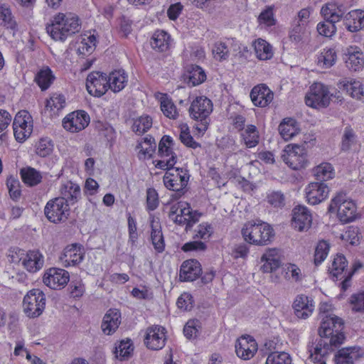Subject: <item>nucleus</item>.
Returning <instances> with one entry per match:
<instances>
[{
	"instance_id": "43",
	"label": "nucleus",
	"mask_w": 364,
	"mask_h": 364,
	"mask_svg": "<svg viewBox=\"0 0 364 364\" xmlns=\"http://www.w3.org/2000/svg\"><path fill=\"white\" fill-rule=\"evenodd\" d=\"M173 139L168 135L163 136L159 144V156L161 158H164L169 156H172V154H176L173 151Z\"/></svg>"
},
{
	"instance_id": "13",
	"label": "nucleus",
	"mask_w": 364,
	"mask_h": 364,
	"mask_svg": "<svg viewBox=\"0 0 364 364\" xmlns=\"http://www.w3.org/2000/svg\"><path fill=\"white\" fill-rule=\"evenodd\" d=\"M85 248L79 243L67 245L60 256V260L65 267L75 266L82 262L85 257Z\"/></svg>"
},
{
	"instance_id": "34",
	"label": "nucleus",
	"mask_w": 364,
	"mask_h": 364,
	"mask_svg": "<svg viewBox=\"0 0 364 364\" xmlns=\"http://www.w3.org/2000/svg\"><path fill=\"white\" fill-rule=\"evenodd\" d=\"M134 350L133 343L131 339L122 340L116 345L114 354L116 358L120 360H127L132 356Z\"/></svg>"
},
{
	"instance_id": "9",
	"label": "nucleus",
	"mask_w": 364,
	"mask_h": 364,
	"mask_svg": "<svg viewBox=\"0 0 364 364\" xmlns=\"http://www.w3.org/2000/svg\"><path fill=\"white\" fill-rule=\"evenodd\" d=\"M310 93L305 97L306 105L309 107H326L330 103L329 92L321 83H314L310 87Z\"/></svg>"
},
{
	"instance_id": "2",
	"label": "nucleus",
	"mask_w": 364,
	"mask_h": 364,
	"mask_svg": "<svg viewBox=\"0 0 364 364\" xmlns=\"http://www.w3.org/2000/svg\"><path fill=\"white\" fill-rule=\"evenodd\" d=\"M81 25L77 16L72 13H58L53 17L46 31L55 41L64 42L68 36L80 31Z\"/></svg>"
},
{
	"instance_id": "35",
	"label": "nucleus",
	"mask_w": 364,
	"mask_h": 364,
	"mask_svg": "<svg viewBox=\"0 0 364 364\" xmlns=\"http://www.w3.org/2000/svg\"><path fill=\"white\" fill-rule=\"evenodd\" d=\"M241 137L247 148H252L259 144V132L253 124H249L241 133Z\"/></svg>"
},
{
	"instance_id": "10",
	"label": "nucleus",
	"mask_w": 364,
	"mask_h": 364,
	"mask_svg": "<svg viewBox=\"0 0 364 364\" xmlns=\"http://www.w3.org/2000/svg\"><path fill=\"white\" fill-rule=\"evenodd\" d=\"M107 75L100 71L90 73L86 80L87 92L95 97H100L109 90Z\"/></svg>"
},
{
	"instance_id": "5",
	"label": "nucleus",
	"mask_w": 364,
	"mask_h": 364,
	"mask_svg": "<svg viewBox=\"0 0 364 364\" xmlns=\"http://www.w3.org/2000/svg\"><path fill=\"white\" fill-rule=\"evenodd\" d=\"M213 111V103L206 97H197L191 103L188 109L192 119L200 121V127H196L200 132H204L208 129L209 120L208 116Z\"/></svg>"
},
{
	"instance_id": "18",
	"label": "nucleus",
	"mask_w": 364,
	"mask_h": 364,
	"mask_svg": "<svg viewBox=\"0 0 364 364\" xmlns=\"http://www.w3.org/2000/svg\"><path fill=\"white\" fill-rule=\"evenodd\" d=\"M347 68L352 71H360L364 66V55L358 46H349L344 51Z\"/></svg>"
},
{
	"instance_id": "3",
	"label": "nucleus",
	"mask_w": 364,
	"mask_h": 364,
	"mask_svg": "<svg viewBox=\"0 0 364 364\" xmlns=\"http://www.w3.org/2000/svg\"><path fill=\"white\" fill-rule=\"evenodd\" d=\"M241 233L246 242L258 246L269 245L275 236L273 228L262 220L247 222L244 225Z\"/></svg>"
},
{
	"instance_id": "4",
	"label": "nucleus",
	"mask_w": 364,
	"mask_h": 364,
	"mask_svg": "<svg viewBox=\"0 0 364 364\" xmlns=\"http://www.w3.org/2000/svg\"><path fill=\"white\" fill-rule=\"evenodd\" d=\"M337 212L339 220L343 223H348L355 219L356 205L351 200L346 199V195L338 193L331 200L328 207V213Z\"/></svg>"
},
{
	"instance_id": "17",
	"label": "nucleus",
	"mask_w": 364,
	"mask_h": 364,
	"mask_svg": "<svg viewBox=\"0 0 364 364\" xmlns=\"http://www.w3.org/2000/svg\"><path fill=\"white\" fill-rule=\"evenodd\" d=\"M257 351V343L250 336H243L237 340L235 352L237 355L245 360L252 358Z\"/></svg>"
},
{
	"instance_id": "31",
	"label": "nucleus",
	"mask_w": 364,
	"mask_h": 364,
	"mask_svg": "<svg viewBox=\"0 0 364 364\" xmlns=\"http://www.w3.org/2000/svg\"><path fill=\"white\" fill-rule=\"evenodd\" d=\"M297 122L293 118H285L279 124L278 130L282 137L288 141L297 134Z\"/></svg>"
},
{
	"instance_id": "28",
	"label": "nucleus",
	"mask_w": 364,
	"mask_h": 364,
	"mask_svg": "<svg viewBox=\"0 0 364 364\" xmlns=\"http://www.w3.org/2000/svg\"><path fill=\"white\" fill-rule=\"evenodd\" d=\"M261 260L264 262L261 267L263 272H272L277 270L281 265V261L276 249H269L262 256Z\"/></svg>"
},
{
	"instance_id": "11",
	"label": "nucleus",
	"mask_w": 364,
	"mask_h": 364,
	"mask_svg": "<svg viewBox=\"0 0 364 364\" xmlns=\"http://www.w3.org/2000/svg\"><path fill=\"white\" fill-rule=\"evenodd\" d=\"M166 329L159 325L149 326L146 329L144 337V344L146 346L153 350L162 349L166 344Z\"/></svg>"
},
{
	"instance_id": "14",
	"label": "nucleus",
	"mask_w": 364,
	"mask_h": 364,
	"mask_svg": "<svg viewBox=\"0 0 364 364\" xmlns=\"http://www.w3.org/2000/svg\"><path fill=\"white\" fill-rule=\"evenodd\" d=\"M70 279L68 271L60 268H50L44 274L43 283L53 289L64 287Z\"/></svg>"
},
{
	"instance_id": "37",
	"label": "nucleus",
	"mask_w": 364,
	"mask_h": 364,
	"mask_svg": "<svg viewBox=\"0 0 364 364\" xmlns=\"http://www.w3.org/2000/svg\"><path fill=\"white\" fill-rule=\"evenodd\" d=\"M252 46L259 60H265L272 58L273 55L272 46L266 41L259 38L253 43Z\"/></svg>"
},
{
	"instance_id": "61",
	"label": "nucleus",
	"mask_w": 364,
	"mask_h": 364,
	"mask_svg": "<svg viewBox=\"0 0 364 364\" xmlns=\"http://www.w3.org/2000/svg\"><path fill=\"white\" fill-rule=\"evenodd\" d=\"M350 303L353 305V311L364 312V291L351 295Z\"/></svg>"
},
{
	"instance_id": "8",
	"label": "nucleus",
	"mask_w": 364,
	"mask_h": 364,
	"mask_svg": "<svg viewBox=\"0 0 364 364\" xmlns=\"http://www.w3.org/2000/svg\"><path fill=\"white\" fill-rule=\"evenodd\" d=\"M44 214L50 223L57 224L65 222L70 215V207L62 198H55L47 202Z\"/></svg>"
},
{
	"instance_id": "47",
	"label": "nucleus",
	"mask_w": 364,
	"mask_h": 364,
	"mask_svg": "<svg viewBox=\"0 0 364 364\" xmlns=\"http://www.w3.org/2000/svg\"><path fill=\"white\" fill-rule=\"evenodd\" d=\"M32 118L28 112L26 110L19 111L15 116L13 127H23V128H32L33 124Z\"/></svg>"
},
{
	"instance_id": "50",
	"label": "nucleus",
	"mask_w": 364,
	"mask_h": 364,
	"mask_svg": "<svg viewBox=\"0 0 364 364\" xmlns=\"http://www.w3.org/2000/svg\"><path fill=\"white\" fill-rule=\"evenodd\" d=\"M265 364H291V358L286 352H272L269 354Z\"/></svg>"
},
{
	"instance_id": "23",
	"label": "nucleus",
	"mask_w": 364,
	"mask_h": 364,
	"mask_svg": "<svg viewBox=\"0 0 364 364\" xmlns=\"http://www.w3.org/2000/svg\"><path fill=\"white\" fill-rule=\"evenodd\" d=\"M22 264L28 272L34 273L43 267L44 257L38 250H29L27 252Z\"/></svg>"
},
{
	"instance_id": "63",
	"label": "nucleus",
	"mask_w": 364,
	"mask_h": 364,
	"mask_svg": "<svg viewBox=\"0 0 364 364\" xmlns=\"http://www.w3.org/2000/svg\"><path fill=\"white\" fill-rule=\"evenodd\" d=\"M267 201L274 208H282L285 205V197L280 191H274L267 196Z\"/></svg>"
},
{
	"instance_id": "19",
	"label": "nucleus",
	"mask_w": 364,
	"mask_h": 364,
	"mask_svg": "<svg viewBox=\"0 0 364 364\" xmlns=\"http://www.w3.org/2000/svg\"><path fill=\"white\" fill-rule=\"evenodd\" d=\"M202 274L200 263L195 259L183 262L180 268L179 279L181 282H193Z\"/></svg>"
},
{
	"instance_id": "16",
	"label": "nucleus",
	"mask_w": 364,
	"mask_h": 364,
	"mask_svg": "<svg viewBox=\"0 0 364 364\" xmlns=\"http://www.w3.org/2000/svg\"><path fill=\"white\" fill-rule=\"evenodd\" d=\"M312 215L304 205H296L292 210L291 225L299 231L307 230L311 225Z\"/></svg>"
},
{
	"instance_id": "22",
	"label": "nucleus",
	"mask_w": 364,
	"mask_h": 364,
	"mask_svg": "<svg viewBox=\"0 0 364 364\" xmlns=\"http://www.w3.org/2000/svg\"><path fill=\"white\" fill-rule=\"evenodd\" d=\"M121 323V313L119 310L109 309L104 316L101 328L107 335L113 334Z\"/></svg>"
},
{
	"instance_id": "49",
	"label": "nucleus",
	"mask_w": 364,
	"mask_h": 364,
	"mask_svg": "<svg viewBox=\"0 0 364 364\" xmlns=\"http://www.w3.org/2000/svg\"><path fill=\"white\" fill-rule=\"evenodd\" d=\"M6 186L13 200H18L21 196V184L18 178L10 176L6 179Z\"/></svg>"
},
{
	"instance_id": "53",
	"label": "nucleus",
	"mask_w": 364,
	"mask_h": 364,
	"mask_svg": "<svg viewBox=\"0 0 364 364\" xmlns=\"http://www.w3.org/2000/svg\"><path fill=\"white\" fill-rule=\"evenodd\" d=\"M161 109L166 117L170 119H176V107L171 99L166 97L161 101Z\"/></svg>"
},
{
	"instance_id": "38",
	"label": "nucleus",
	"mask_w": 364,
	"mask_h": 364,
	"mask_svg": "<svg viewBox=\"0 0 364 364\" xmlns=\"http://www.w3.org/2000/svg\"><path fill=\"white\" fill-rule=\"evenodd\" d=\"M316 182H323L334 177L333 168L329 163H322L314 169Z\"/></svg>"
},
{
	"instance_id": "42",
	"label": "nucleus",
	"mask_w": 364,
	"mask_h": 364,
	"mask_svg": "<svg viewBox=\"0 0 364 364\" xmlns=\"http://www.w3.org/2000/svg\"><path fill=\"white\" fill-rule=\"evenodd\" d=\"M152 126V119L148 115L136 119L132 124V131L139 135L147 132Z\"/></svg>"
},
{
	"instance_id": "36",
	"label": "nucleus",
	"mask_w": 364,
	"mask_h": 364,
	"mask_svg": "<svg viewBox=\"0 0 364 364\" xmlns=\"http://www.w3.org/2000/svg\"><path fill=\"white\" fill-rule=\"evenodd\" d=\"M170 36L164 31H157L151 38V45L155 50L160 52L166 50L169 46Z\"/></svg>"
},
{
	"instance_id": "64",
	"label": "nucleus",
	"mask_w": 364,
	"mask_h": 364,
	"mask_svg": "<svg viewBox=\"0 0 364 364\" xmlns=\"http://www.w3.org/2000/svg\"><path fill=\"white\" fill-rule=\"evenodd\" d=\"M180 140L187 147L192 148L193 149L200 147V144L196 141L193 137L191 135L188 128L186 130H181L180 134Z\"/></svg>"
},
{
	"instance_id": "25",
	"label": "nucleus",
	"mask_w": 364,
	"mask_h": 364,
	"mask_svg": "<svg viewBox=\"0 0 364 364\" xmlns=\"http://www.w3.org/2000/svg\"><path fill=\"white\" fill-rule=\"evenodd\" d=\"M60 193L61 196L57 198H62L68 207L77 203L81 197L80 186L71 181H68L62 186Z\"/></svg>"
},
{
	"instance_id": "52",
	"label": "nucleus",
	"mask_w": 364,
	"mask_h": 364,
	"mask_svg": "<svg viewBox=\"0 0 364 364\" xmlns=\"http://www.w3.org/2000/svg\"><path fill=\"white\" fill-rule=\"evenodd\" d=\"M65 105V98L63 95L54 94L50 97L49 100H46V107L48 109H50L51 111L58 112L61 110ZM55 114V112H54Z\"/></svg>"
},
{
	"instance_id": "56",
	"label": "nucleus",
	"mask_w": 364,
	"mask_h": 364,
	"mask_svg": "<svg viewBox=\"0 0 364 364\" xmlns=\"http://www.w3.org/2000/svg\"><path fill=\"white\" fill-rule=\"evenodd\" d=\"M207 249L205 242L195 240L183 244L181 250L184 252H204Z\"/></svg>"
},
{
	"instance_id": "51",
	"label": "nucleus",
	"mask_w": 364,
	"mask_h": 364,
	"mask_svg": "<svg viewBox=\"0 0 364 364\" xmlns=\"http://www.w3.org/2000/svg\"><path fill=\"white\" fill-rule=\"evenodd\" d=\"M99 133L102 135L108 141L114 140L116 137L114 129L107 122L98 121L95 125Z\"/></svg>"
},
{
	"instance_id": "1",
	"label": "nucleus",
	"mask_w": 364,
	"mask_h": 364,
	"mask_svg": "<svg viewBox=\"0 0 364 364\" xmlns=\"http://www.w3.org/2000/svg\"><path fill=\"white\" fill-rule=\"evenodd\" d=\"M343 326V321L335 315H326L323 317L318 330L319 338L314 342V353L323 355L322 350H324V354L329 353L338 348L345 340L342 332Z\"/></svg>"
},
{
	"instance_id": "46",
	"label": "nucleus",
	"mask_w": 364,
	"mask_h": 364,
	"mask_svg": "<svg viewBox=\"0 0 364 364\" xmlns=\"http://www.w3.org/2000/svg\"><path fill=\"white\" fill-rule=\"evenodd\" d=\"M330 250V245L325 240L318 242L316 247L314 262L316 266L321 264L326 258Z\"/></svg>"
},
{
	"instance_id": "33",
	"label": "nucleus",
	"mask_w": 364,
	"mask_h": 364,
	"mask_svg": "<svg viewBox=\"0 0 364 364\" xmlns=\"http://www.w3.org/2000/svg\"><path fill=\"white\" fill-rule=\"evenodd\" d=\"M55 76L51 69L46 66L41 69L36 75L34 81L41 90H46L53 83Z\"/></svg>"
},
{
	"instance_id": "12",
	"label": "nucleus",
	"mask_w": 364,
	"mask_h": 364,
	"mask_svg": "<svg viewBox=\"0 0 364 364\" xmlns=\"http://www.w3.org/2000/svg\"><path fill=\"white\" fill-rule=\"evenodd\" d=\"M90 116L84 110L68 114L63 120V127L73 133L84 129L90 123Z\"/></svg>"
},
{
	"instance_id": "20",
	"label": "nucleus",
	"mask_w": 364,
	"mask_h": 364,
	"mask_svg": "<svg viewBox=\"0 0 364 364\" xmlns=\"http://www.w3.org/2000/svg\"><path fill=\"white\" fill-rule=\"evenodd\" d=\"M273 96V92L264 84L254 87L250 92L253 104L260 107L268 105L272 101Z\"/></svg>"
},
{
	"instance_id": "40",
	"label": "nucleus",
	"mask_w": 364,
	"mask_h": 364,
	"mask_svg": "<svg viewBox=\"0 0 364 364\" xmlns=\"http://www.w3.org/2000/svg\"><path fill=\"white\" fill-rule=\"evenodd\" d=\"M348 266V261L342 254H337L332 262V269L331 274L333 278L337 280L339 276L342 275Z\"/></svg>"
},
{
	"instance_id": "26",
	"label": "nucleus",
	"mask_w": 364,
	"mask_h": 364,
	"mask_svg": "<svg viewBox=\"0 0 364 364\" xmlns=\"http://www.w3.org/2000/svg\"><path fill=\"white\" fill-rule=\"evenodd\" d=\"M184 77L189 86L194 87L203 83L206 80V75L202 68L191 64L186 66Z\"/></svg>"
},
{
	"instance_id": "29",
	"label": "nucleus",
	"mask_w": 364,
	"mask_h": 364,
	"mask_svg": "<svg viewBox=\"0 0 364 364\" xmlns=\"http://www.w3.org/2000/svg\"><path fill=\"white\" fill-rule=\"evenodd\" d=\"M359 349L354 346L339 350L335 355L336 364H354V361L360 357Z\"/></svg>"
},
{
	"instance_id": "32",
	"label": "nucleus",
	"mask_w": 364,
	"mask_h": 364,
	"mask_svg": "<svg viewBox=\"0 0 364 364\" xmlns=\"http://www.w3.org/2000/svg\"><path fill=\"white\" fill-rule=\"evenodd\" d=\"M20 175L23 182L31 187L37 186L42 181L41 172L31 166L21 168Z\"/></svg>"
},
{
	"instance_id": "62",
	"label": "nucleus",
	"mask_w": 364,
	"mask_h": 364,
	"mask_svg": "<svg viewBox=\"0 0 364 364\" xmlns=\"http://www.w3.org/2000/svg\"><path fill=\"white\" fill-rule=\"evenodd\" d=\"M177 306L184 311H190L193 306V299L188 293L182 294L177 299Z\"/></svg>"
},
{
	"instance_id": "41",
	"label": "nucleus",
	"mask_w": 364,
	"mask_h": 364,
	"mask_svg": "<svg viewBox=\"0 0 364 364\" xmlns=\"http://www.w3.org/2000/svg\"><path fill=\"white\" fill-rule=\"evenodd\" d=\"M356 134L350 126L346 127L342 136L341 151H348L356 141Z\"/></svg>"
},
{
	"instance_id": "54",
	"label": "nucleus",
	"mask_w": 364,
	"mask_h": 364,
	"mask_svg": "<svg viewBox=\"0 0 364 364\" xmlns=\"http://www.w3.org/2000/svg\"><path fill=\"white\" fill-rule=\"evenodd\" d=\"M305 31L306 26L297 22L289 31V37L290 41L296 44L301 42Z\"/></svg>"
},
{
	"instance_id": "58",
	"label": "nucleus",
	"mask_w": 364,
	"mask_h": 364,
	"mask_svg": "<svg viewBox=\"0 0 364 364\" xmlns=\"http://www.w3.org/2000/svg\"><path fill=\"white\" fill-rule=\"evenodd\" d=\"M345 87L348 92H350V95L354 98L360 100L364 95L363 86L360 81L354 80L345 85Z\"/></svg>"
},
{
	"instance_id": "44",
	"label": "nucleus",
	"mask_w": 364,
	"mask_h": 364,
	"mask_svg": "<svg viewBox=\"0 0 364 364\" xmlns=\"http://www.w3.org/2000/svg\"><path fill=\"white\" fill-rule=\"evenodd\" d=\"M53 151V142L48 137L41 138L36 144V154L40 157H46Z\"/></svg>"
},
{
	"instance_id": "48",
	"label": "nucleus",
	"mask_w": 364,
	"mask_h": 364,
	"mask_svg": "<svg viewBox=\"0 0 364 364\" xmlns=\"http://www.w3.org/2000/svg\"><path fill=\"white\" fill-rule=\"evenodd\" d=\"M336 53L333 48L323 49L318 57V64H323L326 68L333 66L336 60Z\"/></svg>"
},
{
	"instance_id": "24",
	"label": "nucleus",
	"mask_w": 364,
	"mask_h": 364,
	"mask_svg": "<svg viewBox=\"0 0 364 364\" xmlns=\"http://www.w3.org/2000/svg\"><path fill=\"white\" fill-rule=\"evenodd\" d=\"M293 308L298 318L305 319L314 310L313 301L305 295H299L293 303Z\"/></svg>"
},
{
	"instance_id": "45",
	"label": "nucleus",
	"mask_w": 364,
	"mask_h": 364,
	"mask_svg": "<svg viewBox=\"0 0 364 364\" xmlns=\"http://www.w3.org/2000/svg\"><path fill=\"white\" fill-rule=\"evenodd\" d=\"M0 26H4L13 31L17 29V24L12 16L11 10L3 6H0Z\"/></svg>"
},
{
	"instance_id": "21",
	"label": "nucleus",
	"mask_w": 364,
	"mask_h": 364,
	"mask_svg": "<svg viewBox=\"0 0 364 364\" xmlns=\"http://www.w3.org/2000/svg\"><path fill=\"white\" fill-rule=\"evenodd\" d=\"M151 240L155 250L161 253L165 250V241L161 230L160 220L154 215L150 216Z\"/></svg>"
},
{
	"instance_id": "30",
	"label": "nucleus",
	"mask_w": 364,
	"mask_h": 364,
	"mask_svg": "<svg viewBox=\"0 0 364 364\" xmlns=\"http://www.w3.org/2000/svg\"><path fill=\"white\" fill-rule=\"evenodd\" d=\"M108 87L114 92L121 91L127 82V76L124 70H114L107 75Z\"/></svg>"
},
{
	"instance_id": "55",
	"label": "nucleus",
	"mask_w": 364,
	"mask_h": 364,
	"mask_svg": "<svg viewBox=\"0 0 364 364\" xmlns=\"http://www.w3.org/2000/svg\"><path fill=\"white\" fill-rule=\"evenodd\" d=\"M214 58L220 61L227 60L229 57V50L225 43L217 42L213 48Z\"/></svg>"
},
{
	"instance_id": "59",
	"label": "nucleus",
	"mask_w": 364,
	"mask_h": 364,
	"mask_svg": "<svg viewBox=\"0 0 364 364\" xmlns=\"http://www.w3.org/2000/svg\"><path fill=\"white\" fill-rule=\"evenodd\" d=\"M212 226L208 223H203L197 227L196 234L193 236L194 240L208 239L212 235Z\"/></svg>"
},
{
	"instance_id": "27",
	"label": "nucleus",
	"mask_w": 364,
	"mask_h": 364,
	"mask_svg": "<svg viewBox=\"0 0 364 364\" xmlns=\"http://www.w3.org/2000/svg\"><path fill=\"white\" fill-rule=\"evenodd\" d=\"M345 25L348 31L354 33L364 28V11L353 10L345 17Z\"/></svg>"
},
{
	"instance_id": "60",
	"label": "nucleus",
	"mask_w": 364,
	"mask_h": 364,
	"mask_svg": "<svg viewBox=\"0 0 364 364\" xmlns=\"http://www.w3.org/2000/svg\"><path fill=\"white\" fill-rule=\"evenodd\" d=\"M159 205V196L156 191L153 188L146 190V209L153 211Z\"/></svg>"
},
{
	"instance_id": "6",
	"label": "nucleus",
	"mask_w": 364,
	"mask_h": 364,
	"mask_svg": "<svg viewBox=\"0 0 364 364\" xmlns=\"http://www.w3.org/2000/svg\"><path fill=\"white\" fill-rule=\"evenodd\" d=\"M304 141V144H290L285 146L282 154V160L293 170H299L307 166L309 161Z\"/></svg>"
},
{
	"instance_id": "39",
	"label": "nucleus",
	"mask_w": 364,
	"mask_h": 364,
	"mask_svg": "<svg viewBox=\"0 0 364 364\" xmlns=\"http://www.w3.org/2000/svg\"><path fill=\"white\" fill-rule=\"evenodd\" d=\"M321 14L323 16L325 21L328 23H335L338 22L343 17V13L337 12L334 4H327L323 6Z\"/></svg>"
},
{
	"instance_id": "7",
	"label": "nucleus",
	"mask_w": 364,
	"mask_h": 364,
	"mask_svg": "<svg viewBox=\"0 0 364 364\" xmlns=\"http://www.w3.org/2000/svg\"><path fill=\"white\" fill-rule=\"evenodd\" d=\"M46 297L43 291L33 289L28 291L23 300L25 314L32 318L40 316L46 308Z\"/></svg>"
},
{
	"instance_id": "57",
	"label": "nucleus",
	"mask_w": 364,
	"mask_h": 364,
	"mask_svg": "<svg viewBox=\"0 0 364 364\" xmlns=\"http://www.w3.org/2000/svg\"><path fill=\"white\" fill-rule=\"evenodd\" d=\"M318 33L324 37L331 38L336 32V27L333 23H328L326 21L320 22L316 27Z\"/></svg>"
},
{
	"instance_id": "15",
	"label": "nucleus",
	"mask_w": 364,
	"mask_h": 364,
	"mask_svg": "<svg viewBox=\"0 0 364 364\" xmlns=\"http://www.w3.org/2000/svg\"><path fill=\"white\" fill-rule=\"evenodd\" d=\"M328 186L323 182H311L305 188L308 203L316 205L323 201L329 193Z\"/></svg>"
}]
</instances>
